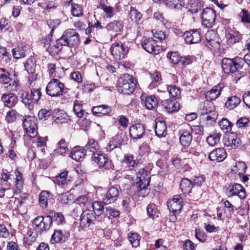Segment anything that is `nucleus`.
Instances as JSON below:
<instances>
[{
  "label": "nucleus",
  "mask_w": 250,
  "mask_h": 250,
  "mask_svg": "<svg viewBox=\"0 0 250 250\" xmlns=\"http://www.w3.org/2000/svg\"><path fill=\"white\" fill-rule=\"evenodd\" d=\"M64 85L57 79H53L46 87V94L51 97H58L62 95Z\"/></svg>",
  "instance_id": "39448f33"
},
{
  "label": "nucleus",
  "mask_w": 250,
  "mask_h": 250,
  "mask_svg": "<svg viewBox=\"0 0 250 250\" xmlns=\"http://www.w3.org/2000/svg\"><path fill=\"white\" fill-rule=\"evenodd\" d=\"M142 46L147 52L154 54H158L160 48L156 41L152 38L145 39L142 43Z\"/></svg>",
  "instance_id": "ddd939ff"
},
{
  "label": "nucleus",
  "mask_w": 250,
  "mask_h": 250,
  "mask_svg": "<svg viewBox=\"0 0 250 250\" xmlns=\"http://www.w3.org/2000/svg\"><path fill=\"white\" fill-rule=\"evenodd\" d=\"M149 185L148 182L145 184L138 185L139 188L138 195L139 196L145 197L148 194L149 191L147 187Z\"/></svg>",
  "instance_id": "4d7b16f0"
},
{
  "label": "nucleus",
  "mask_w": 250,
  "mask_h": 250,
  "mask_svg": "<svg viewBox=\"0 0 250 250\" xmlns=\"http://www.w3.org/2000/svg\"><path fill=\"white\" fill-rule=\"evenodd\" d=\"M92 111L94 115L98 117H102L108 114L109 108L107 105H101L93 107Z\"/></svg>",
  "instance_id": "473e14b6"
},
{
  "label": "nucleus",
  "mask_w": 250,
  "mask_h": 250,
  "mask_svg": "<svg viewBox=\"0 0 250 250\" xmlns=\"http://www.w3.org/2000/svg\"><path fill=\"white\" fill-rule=\"evenodd\" d=\"M71 12L73 16L81 17L83 15L82 8L77 4L72 5Z\"/></svg>",
  "instance_id": "052dcab7"
},
{
  "label": "nucleus",
  "mask_w": 250,
  "mask_h": 250,
  "mask_svg": "<svg viewBox=\"0 0 250 250\" xmlns=\"http://www.w3.org/2000/svg\"><path fill=\"white\" fill-rule=\"evenodd\" d=\"M201 18L203 25L207 28L212 27L215 21V10L209 7L204 9L202 13Z\"/></svg>",
  "instance_id": "6e6552de"
},
{
  "label": "nucleus",
  "mask_w": 250,
  "mask_h": 250,
  "mask_svg": "<svg viewBox=\"0 0 250 250\" xmlns=\"http://www.w3.org/2000/svg\"><path fill=\"white\" fill-rule=\"evenodd\" d=\"M219 125L221 129L225 132H229L232 126V124L226 118L222 119L219 122Z\"/></svg>",
  "instance_id": "09e8293b"
},
{
  "label": "nucleus",
  "mask_w": 250,
  "mask_h": 250,
  "mask_svg": "<svg viewBox=\"0 0 250 250\" xmlns=\"http://www.w3.org/2000/svg\"><path fill=\"white\" fill-rule=\"evenodd\" d=\"M243 66L242 58H236L233 59L224 58L222 61V67L226 73H234Z\"/></svg>",
  "instance_id": "20e7f679"
},
{
  "label": "nucleus",
  "mask_w": 250,
  "mask_h": 250,
  "mask_svg": "<svg viewBox=\"0 0 250 250\" xmlns=\"http://www.w3.org/2000/svg\"><path fill=\"white\" fill-rule=\"evenodd\" d=\"M52 198L51 193L46 190L42 191L39 195V202L41 207L45 208L47 207L48 203L50 202Z\"/></svg>",
  "instance_id": "a878e982"
},
{
  "label": "nucleus",
  "mask_w": 250,
  "mask_h": 250,
  "mask_svg": "<svg viewBox=\"0 0 250 250\" xmlns=\"http://www.w3.org/2000/svg\"><path fill=\"white\" fill-rule=\"evenodd\" d=\"M36 66V62L32 57L29 58L24 63L25 68L29 73L33 74L35 72Z\"/></svg>",
  "instance_id": "49530a36"
},
{
  "label": "nucleus",
  "mask_w": 250,
  "mask_h": 250,
  "mask_svg": "<svg viewBox=\"0 0 250 250\" xmlns=\"http://www.w3.org/2000/svg\"><path fill=\"white\" fill-rule=\"evenodd\" d=\"M179 140L181 144L184 146H188L190 144L192 136L190 130L188 129H182L179 131Z\"/></svg>",
  "instance_id": "4be33fe9"
},
{
  "label": "nucleus",
  "mask_w": 250,
  "mask_h": 250,
  "mask_svg": "<svg viewBox=\"0 0 250 250\" xmlns=\"http://www.w3.org/2000/svg\"><path fill=\"white\" fill-rule=\"evenodd\" d=\"M137 83V80L132 76L125 74L119 78L116 86L120 93L130 95L134 91Z\"/></svg>",
  "instance_id": "f03ea898"
},
{
  "label": "nucleus",
  "mask_w": 250,
  "mask_h": 250,
  "mask_svg": "<svg viewBox=\"0 0 250 250\" xmlns=\"http://www.w3.org/2000/svg\"><path fill=\"white\" fill-rule=\"evenodd\" d=\"M18 115L17 112L13 109L8 111L5 117V120L8 123H12L15 121Z\"/></svg>",
  "instance_id": "bf43d9fd"
},
{
  "label": "nucleus",
  "mask_w": 250,
  "mask_h": 250,
  "mask_svg": "<svg viewBox=\"0 0 250 250\" xmlns=\"http://www.w3.org/2000/svg\"><path fill=\"white\" fill-rule=\"evenodd\" d=\"M241 102L240 98L233 96L228 98L225 104L226 107L229 109H233L238 106Z\"/></svg>",
  "instance_id": "4c0bfd02"
},
{
  "label": "nucleus",
  "mask_w": 250,
  "mask_h": 250,
  "mask_svg": "<svg viewBox=\"0 0 250 250\" xmlns=\"http://www.w3.org/2000/svg\"><path fill=\"white\" fill-rule=\"evenodd\" d=\"M73 110L78 118H80L83 116L84 111L83 109V105L77 100L74 102Z\"/></svg>",
  "instance_id": "603ef678"
},
{
  "label": "nucleus",
  "mask_w": 250,
  "mask_h": 250,
  "mask_svg": "<svg viewBox=\"0 0 250 250\" xmlns=\"http://www.w3.org/2000/svg\"><path fill=\"white\" fill-rule=\"evenodd\" d=\"M224 87V84L221 83L214 86L210 90L206 93V99L210 101L216 99L220 95L221 91Z\"/></svg>",
  "instance_id": "b1692460"
},
{
  "label": "nucleus",
  "mask_w": 250,
  "mask_h": 250,
  "mask_svg": "<svg viewBox=\"0 0 250 250\" xmlns=\"http://www.w3.org/2000/svg\"><path fill=\"white\" fill-rule=\"evenodd\" d=\"M61 23V21L59 19L56 20H48L47 21V24L48 26L51 28V31L54 32V30L57 28Z\"/></svg>",
  "instance_id": "0e129e2a"
},
{
  "label": "nucleus",
  "mask_w": 250,
  "mask_h": 250,
  "mask_svg": "<svg viewBox=\"0 0 250 250\" xmlns=\"http://www.w3.org/2000/svg\"><path fill=\"white\" fill-rule=\"evenodd\" d=\"M167 129L166 123L162 119H155V131L157 136L165 137L167 135Z\"/></svg>",
  "instance_id": "5701e85b"
},
{
  "label": "nucleus",
  "mask_w": 250,
  "mask_h": 250,
  "mask_svg": "<svg viewBox=\"0 0 250 250\" xmlns=\"http://www.w3.org/2000/svg\"><path fill=\"white\" fill-rule=\"evenodd\" d=\"M12 51L13 57L16 59H20L25 56V51L21 47L13 48Z\"/></svg>",
  "instance_id": "13d9d810"
},
{
  "label": "nucleus",
  "mask_w": 250,
  "mask_h": 250,
  "mask_svg": "<svg viewBox=\"0 0 250 250\" xmlns=\"http://www.w3.org/2000/svg\"><path fill=\"white\" fill-rule=\"evenodd\" d=\"M129 16L132 21L138 23L142 19V15L135 8L131 7Z\"/></svg>",
  "instance_id": "a18cd8bd"
},
{
  "label": "nucleus",
  "mask_w": 250,
  "mask_h": 250,
  "mask_svg": "<svg viewBox=\"0 0 250 250\" xmlns=\"http://www.w3.org/2000/svg\"><path fill=\"white\" fill-rule=\"evenodd\" d=\"M69 236V233L66 230L55 229L52 235L50 242L52 244L63 243L68 240Z\"/></svg>",
  "instance_id": "9b49d317"
},
{
  "label": "nucleus",
  "mask_w": 250,
  "mask_h": 250,
  "mask_svg": "<svg viewBox=\"0 0 250 250\" xmlns=\"http://www.w3.org/2000/svg\"><path fill=\"white\" fill-rule=\"evenodd\" d=\"M167 90L169 95L173 98H177L180 96V89L179 87L175 85H167Z\"/></svg>",
  "instance_id": "3c124183"
},
{
  "label": "nucleus",
  "mask_w": 250,
  "mask_h": 250,
  "mask_svg": "<svg viewBox=\"0 0 250 250\" xmlns=\"http://www.w3.org/2000/svg\"><path fill=\"white\" fill-rule=\"evenodd\" d=\"M221 135L220 133H215L209 135L207 137L206 141L210 146H214L220 141Z\"/></svg>",
  "instance_id": "5fc2aeb1"
},
{
  "label": "nucleus",
  "mask_w": 250,
  "mask_h": 250,
  "mask_svg": "<svg viewBox=\"0 0 250 250\" xmlns=\"http://www.w3.org/2000/svg\"><path fill=\"white\" fill-rule=\"evenodd\" d=\"M227 154L223 148H218L209 153L208 158L212 161L221 162L227 157Z\"/></svg>",
  "instance_id": "6ab92c4d"
},
{
  "label": "nucleus",
  "mask_w": 250,
  "mask_h": 250,
  "mask_svg": "<svg viewBox=\"0 0 250 250\" xmlns=\"http://www.w3.org/2000/svg\"><path fill=\"white\" fill-rule=\"evenodd\" d=\"M92 211L95 213V216H99L104 212V208L101 202L95 201L92 203Z\"/></svg>",
  "instance_id": "8fccbe9b"
},
{
  "label": "nucleus",
  "mask_w": 250,
  "mask_h": 250,
  "mask_svg": "<svg viewBox=\"0 0 250 250\" xmlns=\"http://www.w3.org/2000/svg\"><path fill=\"white\" fill-rule=\"evenodd\" d=\"M183 35L186 42L189 44L196 43L201 40L200 33L197 29L186 31Z\"/></svg>",
  "instance_id": "a211bd4d"
},
{
  "label": "nucleus",
  "mask_w": 250,
  "mask_h": 250,
  "mask_svg": "<svg viewBox=\"0 0 250 250\" xmlns=\"http://www.w3.org/2000/svg\"><path fill=\"white\" fill-rule=\"evenodd\" d=\"M51 111L46 109H41L38 113V117L40 120H46L51 115Z\"/></svg>",
  "instance_id": "e2e57ef3"
},
{
  "label": "nucleus",
  "mask_w": 250,
  "mask_h": 250,
  "mask_svg": "<svg viewBox=\"0 0 250 250\" xmlns=\"http://www.w3.org/2000/svg\"><path fill=\"white\" fill-rule=\"evenodd\" d=\"M162 104L168 113L178 111L179 109V104L175 100H164L162 101Z\"/></svg>",
  "instance_id": "393cba45"
},
{
  "label": "nucleus",
  "mask_w": 250,
  "mask_h": 250,
  "mask_svg": "<svg viewBox=\"0 0 250 250\" xmlns=\"http://www.w3.org/2000/svg\"><path fill=\"white\" fill-rule=\"evenodd\" d=\"M19 94L22 103L29 110L33 109L34 104L38 103L42 96L41 90L35 88L31 89L30 93L22 91Z\"/></svg>",
  "instance_id": "7ed1b4c3"
},
{
  "label": "nucleus",
  "mask_w": 250,
  "mask_h": 250,
  "mask_svg": "<svg viewBox=\"0 0 250 250\" xmlns=\"http://www.w3.org/2000/svg\"><path fill=\"white\" fill-rule=\"evenodd\" d=\"M51 220V225L54 223L57 225L63 224L65 223V219L63 215L59 212L52 213V215H48Z\"/></svg>",
  "instance_id": "a19ab883"
},
{
  "label": "nucleus",
  "mask_w": 250,
  "mask_h": 250,
  "mask_svg": "<svg viewBox=\"0 0 250 250\" xmlns=\"http://www.w3.org/2000/svg\"><path fill=\"white\" fill-rule=\"evenodd\" d=\"M249 123V120L246 117H241L236 122V125L239 128L247 127Z\"/></svg>",
  "instance_id": "338daca9"
},
{
  "label": "nucleus",
  "mask_w": 250,
  "mask_h": 250,
  "mask_svg": "<svg viewBox=\"0 0 250 250\" xmlns=\"http://www.w3.org/2000/svg\"><path fill=\"white\" fill-rule=\"evenodd\" d=\"M136 183L137 185L145 184L150 182V177L147 174L145 168H141L136 173Z\"/></svg>",
  "instance_id": "c85d7f7f"
},
{
  "label": "nucleus",
  "mask_w": 250,
  "mask_h": 250,
  "mask_svg": "<svg viewBox=\"0 0 250 250\" xmlns=\"http://www.w3.org/2000/svg\"><path fill=\"white\" fill-rule=\"evenodd\" d=\"M92 159L100 167H104L108 160L106 155L102 153L101 151L92 156Z\"/></svg>",
  "instance_id": "c756f323"
},
{
  "label": "nucleus",
  "mask_w": 250,
  "mask_h": 250,
  "mask_svg": "<svg viewBox=\"0 0 250 250\" xmlns=\"http://www.w3.org/2000/svg\"><path fill=\"white\" fill-rule=\"evenodd\" d=\"M214 105L210 101L206 100L204 102L201 110L202 115L208 114V113H212L214 111Z\"/></svg>",
  "instance_id": "ea45409f"
},
{
  "label": "nucleus",
  "mask_w": 250,
  "mask_h": 250,
  "mask_svg": "<svg viewBox=\"0 0 250 250\" xmlns=\"http://www.w3.org/2000/svg\"><path fill=\"white\" fill-rule=\"evenodd\" d=\"M189 4L190 11L194 13H197L203 6V2L200 0H191Z\"/></svg>",
  "instance_id": "de8ad7c7"
},
{
  "label": "nucleus",
  "mask_w": 250,
  "mask_h": 250,
  "mask_svg": "<svg viewBox=\"0 0 250 250\" xmlns=\"http://www.w3.org/2000/svg\"><path fill=\"white\" fill-rule=\"evenodd\" d=\"M16 176V180L15 181V185L13 187V189L15 193H20L23 188V178L21 172L16 170L14 172Z\"/></svg>",
  "instance_id": "bb28decb"
},
{
  "label": "nucleus",
  "mask_w": 250,
  "mask_h": 250,
  "mask_svg": "<svg viewBox=\"0 0 250 250\" xmlns=\"http://www.w3.org/2000/svg\"><path fill=\"white\" fill-rule=\"evenodd\" d=\"M142 163L141 160H135L133 155L130 153L125 154L122 161L123 166L129 170L138 167Z\"/></svg>",
  "instance_id": "2eb2a0df"
},
{
  "label": "nucleus",
  "mask_w": 250,
  "mask_h": 250,
  "mask_svg": "<svg viewBox=\"0 0 250 250\" xmlns=\"http://www.w3.org/2000/svg\"><path fill=\"white\" fill-rule=\"evenodd\" d=\"M96 220L95 213L92 210L85 209L81 214L80 226L83 229H92Z\"/></svg>",
  "instance_id": "423d86ee"
},
{
  "label": "nucleus",
  "mask_w": 250,
  "mask_h": 250,
  "mask_svg": "<svg viewBox=\"0 0 250 250\" xmlns=\"http://www.w3.org/2000/svg\"><path fill=\"white\" fill-rule=\"evenodd\" d=\"M51 222V220L49 216H39L34 219L32 226L37 233H42L49 229Z\"/></svg>",
  "instance_id": "0eeeda50"
},
{
  "label": "nucleus",
  "mask_w": 250,
  "mask_h": 250,
  "mask_svg": "<svg viewBox=\"0 0 250 250\" xmlns=\"http://www.w3.org/2000/svg\"><path fill=\"white\" fill-rule=\"evenodd\" d=\"M84 149H81L79 147H74L70 153L69 156L73 160L76 161H79L83 159L85 153L84 152Z\"/></svg>",
  "instance_id": "72a5a7b5"
},
{
  "label": "nucleus",
  "mask_w": 250,
  "mask_h": 250,
  "mask_svg": "<svg viewBox=\"0 0 250 250\" xmlns=\"http://www.w3.org/2000/svg\"><path fill=\"white\" fill-rule=\"evenodd\" d=\"M183 199L180 195H174L171 200L167 202V207L170 211L180 213L183 207Z\"/></svg>",
  "instance_id": "f8f14e48"
},
{
  "label": "nucleus",
  "mask_w": 250,
  "mask_h": 250,
  "mask_svg": "<svg viewBox=\"0 0 250 250\" xmlns=\"http://www.w3.org/2000/svg\"><path fill=\"white\" fill-rule=\"evenodd\" d=\"M112 144H110V150L115 148H118L122 142L121 137L119 135H116L113 138Z\"/></svg>",
  "instance_id": "680f3d73"
},
{
  "label": "nucleus",
  "mask_w": 250,
  "mask_h": 250,
  "mask_svg": "<svg viewBox=\"0 0 250 250\" xmlns=\"http://www.w3.org/2000/svg\"><path fill=\"white\" fill-rule=\"evenodd\" d=\"M166 4L170 8H179L185 5V0H166Z\"/></svg>",
  "instance_id": "c03bdc74"
},
{
  "label": "nucleus",
  "mask_w": 250,
  "mask_h": 250,
  "mask_svg": "<svg viewBox=\"0 0 250 250\" xmlns=\"http://www.w3.org/2000/svg\"><path fill=\"white\" fill-rule=\"evenodd\" d=\"M55 121L58 124L66 123L68 120L67 114L62 110H57L53 115Z\"/></svg>",
  "instance_id": "f704fd0d"
},
{
  "label": "nucleus",
  "mask_w": 250,
  "mask_h": 250,
  "mask_svg": "<svg viewBox=\"0 0 250 250\" xmlns=\"http://www.w3.org/2000/svg\"><path fill=\"white\" fill-rule=\"evenodd\" d=\"M79 35L76 30L73 29H68L56 41L55 44L50 47L54 48L55 53L58 54L62 50L63 46H76L79 44Z\"/></svg>",
  "instance_id": "f257e3e1"
},
{
  "label": "nucleus",
  "mask_w": 250,
  "mask_h": 250,
  "mask_svg": "<svg viewBox=\"0 0 250 250\" xmlns=\"http://www.w3.org/2000/svg\"><path fill=\"white\" fill-rule=\"evenodd\" d=\"M100 146L97 141L93 139H89L87 144L84 147L85 154L92 156L99 151Z\"/></svg>",
  "instance_id": "412c9836"
},
{
  "label": "nucleus",
  "mask_w": 250,
  "mask_h": 250,
  "mask_svg": "<svg viewBox=\"0 0 250 250\" xmlns=\"http://www.w3.org/2000/svg\"><path fill=\"white\" fill-rule=\"evenodd\" d=\"M69 149L68 144L63 139H61L57 144V148L54 150V155H63Z\"/></svg>",
  "instance_id": "2f4dec72"
},
{
  "label": "nucleus",
  "mask_w": 250,
  "mask_h": 250,
  "mask_svg": "<svg viewBox=\"0 0 250 250\" xmlns=\"http://www.w3.org/2000/svg\"><path fill=\"white\" fill-rule=\"evenodd\" d=\"M158 104V100L156 96L151 95L146 98L145 105L147 109L151 110L156 107Z\"/></svg>",
  "instance_id": "58836bf2"
},
{
  "label": "nucleus",
  "mask_w": 250,
  "mask_h": 250,
  "mask_svg": "<svg viewBox=\"0 0 250 250\" xmlns=\"http://www.w3.org/2000/svg\"><path fill=\"white\" fill-rule=\"evenodd\" d=\"M9 73L4 68H0V83L8 84L10 81Z\"/></svg>",
  "instance_id": "864d4df0"
},
{
  "label": "nucleus",
  "mask_w": 250,
  "mask_h": 250,
  "mask_svg": "<svg viewBox=\"0 0 250 250\" xmlns=\"http://www.w3.org/2000/svg\"><path fill=\"white\" fill-rule=\"evenodd\" d=\"M1 99L4 103V105L8 107L14 106L17 103L16 96L11 93L3 94Z\"/></svg>",
  "instance_id": "cd10ccee"
},
{
  "label": "nucleus",
  "mask_w": 250,
  "mask_h": 250,
  "mask_svg": "<svg viewBox=\"0 0 250 250\" xmlns=\"http://www.w3.org/2000/svg\"><path fill=\"white\" fill-rule=\"evenodd\" d=\"M67 175L68 172L67 171H64L60 173L55 177L54 180L55 184L58 185L61 188H66L70 182V179L68 178Z\"/></svg>",
  "instance_id": "aec40b11"
},
{
  "label": "nucleus",
  "mask_w": 250,
  "mask_h": 250,
  "mask_svg": "<svg viewBox=\"0 0 250 250\" xmlns=\"http://www.w3.org/2000/svg\"><path fill=\"white\" fill-rule=\"evenodd\" d=\"M23 126L28 135L34 138L38 134L36 120L31 116H26L23 121Z\"/></svg>",
  "instance_id": "1a4fd4ad"
},
{
  "label": "nucleus",
  "mask_w": 250,
  "mask_h": 250,
  "mask_svg": "<svg viewBox=\"0 0 250 250\" xmlns=\"http://www.w3.org/2000/svg\"><path fill=\"white\" fill-rule=\"evenodd\" d=\"M246 169L247 166L244 162H238L236 163L235 166L233 167L231 170L234 173L240 176L245 173Z\"/></svg>",
  "instance_id": "79ce46f5"
},
{
  "label": "nucleus",
  "mask_w": 250,
  "mask_h": 250,
  "mask_svg": "<svg viewBox=\"0 0 250 250\" xmlns=\"http://www.w3.org/2000/svg\"><path fill=\"white\" fill-rule=\"evenodd\" d=\"M119 194V191L117 187H112L110 188V203L114 202L117 199Z\"/></svg>",
  "instance_id": "69168bd1"
},
{
  "label": "nucleus",
  "mask_w": 250,
  "mask_h": 250,
  "mask_svg": "<svg viewBox=\"0 0 250 250\" xmlns=\"http://www.w3.org/2000/svg\"><path fill=\"white\" fill-rule=\"evenodd\" d=\"M227 190L229 196H237L241 199H244L246 197L245 189L240 184H235L229 185Z\"/></svg>",
  "instance_id": "4468645a"
},
{
  "label": "nucleus",
  "mask_w": 250,
  "mask_h": 250,
  "mask_svg": "<svg viewBox=\"0 0 250 250\" xmlns=\"http://www.w3.org/2000/svg\"><path fill=\"white\" fill-rule=\"evenodd\" d=\"M127 238L132 247L137 248L139 246L141 237L137 233H129Z\"/></svg>",
  "instance_id": "37998d69"
},
{
  "label": "nucleus",
  "mask_w": 250,
  "mask_h": 250,
  "mask_svg": "<svg viewBox=\"0 0 250 250\" xmlns=\"http://www.w3.org/2000/svg\"><path fill=\"white\" fill-rule=\"evenodd\" d=\"M206 119L207 122V124L209 125H212L215 122L217 118V115L215 112L212 113H208V114H206Z\"/></svg>",
  "instance_id": "774afa93"
},
{
  "label": "nucleus",
  "mask_w": 250,
  "mask_h": 250,
  "mask_svg": "<svg viewBox=\"0 0 250 250\" xmlns=\"http://www.w3.org/2000/svg\"><path fill=\"white\" fill-rule=\"evenodd\" d=\"M123 28V26L119 21H114L110 22V37L115 38L120 35Z\"/></svg>",
  "instance_id": "7c9ffc66"
},
{
  "label": "nucleus",
  "mask_w": 250,
  "mask_h": 250,
  "mask_svg": "<svg viewBox=\"0 0 250 250\" xmlns=\"http://www.w3.org/2000/svg\"><path fill=\"white\" fill-rule=\"evenodd\" d=\"M207 45L210 49H218L220 48L219 39L217 33L213 30H210L205 34Z\"/></svg>",
  "instance_id": "9d476101"
},
{
  "label": "nucleus",
  "mask_w": 250,
  "mask_h": 250,
  "mask_svg": "<svg viewBox=\"0 0 250 250\" xmlns=\"http://www.w3.org/2000/svg\"><path fill=\"white\" fill-rule=\"evenodd\" d=\"M227 42L229 45H233L242 39V36L237 31H232L227 35Z\"/></svg>",
  "instance_id": "c9c22d12"
},
{
  "label": "nucleus",
  "mask_w": 250,
  "mask_h": 250,
  "mask_svg": "<svg viewBox=\"0 0 250 250\" xmlns=\"http://www.w3.org/2000/svg\"><path fill=\"white\" fill-rule=\"evenodd\" d=\"M145 134V129L143 124H136L130 127L129 134L134 139H140L143 137Z\"/></svg>",
  "instance_id": "dca6fc26"
},
{
  "label": "nucleus",
  "mask_w": 250,
  "mask_h": 250,
  "mask_svg": "<svg viewBox=\"0 0 250 250\" xmlns=\"http://www.w3.org/2000/svg\"><path fill=\"white\" fill-rule=\"evenodd\" d=\"M167 58L171 62L174 64L178 63L181 59V57L178 52H170L167 54Z\"/></svg>",
  "instance_id": "6e6d98bb"
},
{
  "label": "nucleus",
  "mask_w": 250,
  "mask_h": 250,
  "mask_svg": "<svg viewBox=\"0 0 250 250\" xmlns=\"http://www.w3.org/2000/svg\"><path fill=\"white\" fill-rule=\"evenodd\" d=\"M193 184L192 181L188 178H183L182 179L180 183V188L182 192L184 193H189L192 188Z\"/></svg>",
  "instance_id": "e433bc0d"
},
{
  "label": "nucleus",
  "mask_w": 250,
  "mask_h": 250,
  "mask_svg": "<svg viewBox=\"0 0 250 250\" xmlns=\"http://www.w3.org/2000/svg\"><path fill=\"white\" fill-rule=\"evenodd\" d=\"M110 52L116 60H121L126 55V50L121 43L115 42L112 44Z\"/></svg>",
  "instance_id": "f3484780"
}]
</instances>
